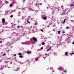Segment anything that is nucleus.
<instances>
[{
	"mask_svg": "<svg viewBox=\"0 0 74 74\" xmlns=\"http://www.w3.org/2000/svg\"><path fill=\"white\" fill-rule=\"evenodd\" d=\"M64 72L65 73H66V71H64Z\"/></svg>",
	"mask_w": 74,
	"mask_h": 74,
	"instance_id": "25",
	"label": "nucleus"
},
{
	"mask_svg": "<svg viewBox=\"0 0 74 74\" xmlns=\"http://www.w3.org/2000/svg\"><path fill=\"white\" fill-rule=\"evenodd\" d=\"M10 64H12V62H10Z\"/></svg>",
	"mask_w": 74,
	"mask_h": 74,
	"instance_id": "39",
	"label": "nucleus"
},
{
	"mask_svg": "<svg viewBox=\"0 0 74 74\" xmlns=\"http://www.w3.org/2000/svg\"><path fill=\"white\" fill-rule=\"evenodd\" d=\"M6 55V53H4L3 54V56H5Z\"/></svg>",
	"mask_w": 74,
	"mask_h": 74,
	"instance_id": "11",
	"label": "nucleus"
},
{
	"mask_svg": "<svg viewBox=\"0 0 74 74\" xmlns=\"http://www.w3.org/2000/svg\"><path fill=\"white\" fill-rule=\"evenodd\" d=\"M15 56H16V55H15Z\"/></svg>",
	"mask_w": 74,
	"mask_h": 74,
	"instance_id": "41",
	"label": "nucleus"
},
{
	"mask_svg": "<svg viewBox=\"0 0 74 74\" xmlns=\"http://www.w3.org/2000/svg\"><path fill=\"white\" fill-rule=\"evenodd\" d=\"M51 47H50V49H51Z\"/></svg>",
	"mask_w": 74,
	"mask_h": 74,
	"instance_id": "37",
	"label": "nucleus"
},
{
	"mask_svg": "<svg viewBox=\"0 0 74 74\" xmlns=\"http://www.w3.org/2000/svg\"><path fill=\"white\" fill-rule=\"evenodd\" d=\"M45 55H47V53H45Z\"/></svg>",
	"mask_w": 74,
	"mask_h": 74,
	"instance_id": "35",
	"label": "nucleus"
},
{
	"mask_svg": "<svg viewBox=\"0 0 74 74\" xmlns=\"http://www.w3.org/2000/svg\"><path fill=\"white\" fill-rule=\"evenodd\" d=\"M66 28H67V29H69V27H66Z\"/></svg>",
	"mask_w": 74,
	"mask_h": 74,
	"instance_id": "28",
	"label": "nucleus"
},
{
	"mask_svg": "<svg viewBox=\"0 0 74 74\" xmlns=\"http://www.w3.org/2000/svg\"><path fill=\"white\" fill-rule=\"evenodd\" d=\"M17 70H20V69H19V68H17Z\"/></svg>",
	"mask_w": 74,
	"mask_h": 74,
	"instance_id": "24",
	"label": "nucleus"
},
{
	"mask_svg": "<svg viewBox=\"0 0 74 74\" xmlns=\"http://www.w3.org/2000/svg\"><path fill=\"white\" fill-rule=\"evenodd\" d=\"M41 32H44V30H42V29L41 30Z\"/></svg>",
	"mask_w": 74,
	"mask_h": 74,
	"instance_id": "22",
	"label": "nucleus"
},
{
	"mask_svg": "<svg viewBox=\"0 0 74 74\" xmlns=\"http://www.w3.org/2000/svg\"><path fill=\"white\" fill-rule=\"evenodd\" d=\"M20 27H21V28H22L23 27H22V26H20Z\"/></svg>",
	"mask_w": 74,
	"mask_h": 74,
	"instance_id": "30",
	"label": "nucleus"
},
{
	"mask_svg": "<svg viewBox=\"0 0 74 74\" xmlns=\"http://www.w3.org/2000/svg\"><path fill=\"white\" fill-rule=\"evenodd\" d=\"M1 42H2V41H0V43H1Z\"/></svg>",
	"mask_w": 74,
	"mask_h": 74,
	"instance_id": "33",
	"label": "nucleus"
},
{
	"mask_svg": "<svg viewBox=\"0 0 74 74\" xmlns=\"http://www.w3.org/2000/svg\"><path fill=\"white\" fill-rule=\"evenodd\" d=\"M70 53L71 54H74V53Z\"/></svg>",
	"mask_w": 74,
	"mask_h": 74,
	"instance_id": "16",
	"label": "nucleus"
},
{
	"mask_svg": "<svg viewBox=\"0 0 74 74\" xmlns=\"http://www.w3.org/2000/svg\"><path fill=\"white\" fill-rule=\"evenodd\" d=\"M53 31H54V32L55 31V29H53Z\"/></svg>",
	"mask_w": 74,
	"mask_h": 74,
	"instance_id": "31",
	"label": "nucleus"
},
{
	"mask_svg": "<svg viewBox=\"0 0 74 74\" xmlns=\"http://www.w3.org/2000/svg\"><path fill=\"white\" fill-rule=\"evenodd\" d=\"M60 31H58V34H60Z\"/></svg>",
	"mask_w": 74,
	"mask_h": 74,
	"instance_id": "8",
	"label": "nucleus"
},
{
	"mask_svg": "<svg viewBox=\"0 0 74 74\" xmlns=\"http://www.w3.org/2000/svg\"><path fill=\"white\" fill-rule=\"evenodd\" d=\"M65 23V21H64L63 23V24H64V23Z\"/></svg>",
	"mask_w": 74,
	"mask_h": 74,
	"instance_id": "27",
	"label": "nucleus"
},
{
	"mask_svg": "<svg viewBox=\"0 0 74 74\" xmlns=\"http://www.w3.org/2000/svg\"><path fill=\"white\" fill-rule=\"evenodd\" d=\"M50 50V49H49L48 50H47V51H49Z\"/></svg>",
	"mask_w": 74,
	"mask_h": 74,
	"instance_id": "20",
	"label": "nucleus"
},
{
	"mask_svg": "<svg viewBox=\"0 0 74 74\" xmlns=\"http://www.w3.org/2000/svg\"><path fill=\"white\" fill-rule=\"evenodd\" d=\"M52 18H53V16L52 17Z\"/></svg>",
	"mask_w": 74,
	"mask_h": 74,
	"instance_id": "38",
	"label": "nucleus"
},
{
	"mask_svg": "<svg viewBox=\"0 0 74 74\" xmlns=\"http://www.w3.org/2000/svg\"><path fill=\"white\" fill-rule=\"evenodd\" d=\"M30 10L31 11H32L33 10V9L32 8H30Z\"/></svg>",
	"mask_w": 74,
	"mask_h": 74,
	"instance_id": "15",
	"label": "nucleus"
},
{
	"mask_svg": "<svg viewBox=\"0 0 74 74\" xmlns=\"http://www.w3.org/2000/svg\"><path fill=\"white\" fill-rule=\"evenodd\" d=\"M59 69L61 70V71H62V70H64V69H63V68H62V67H61V66L59 68Z\"/></svg>",
	"mask_w": 74,
	"mask_h": 74,
	"instance_id": "3",
	"label": "nucleus"
},
{
	"mask_svg": "<svg viewBox=\"0 0 74 74\" xmlns=\"http://www.w3.org/2000/svg\"><path fill=\"white\" fill-rule=\"evenodd\" d=\"M19 57L21 58H23V56H19Z\"/></svg>",
	"mask_w": 74,
	"mask_h": 74,
	"instance_id": "9",
	"label": "nucleus"
},
{
	"mask_svg": "<svg viewBox=\"0 0 74 74\" xmlns=\"http://www.w3.org/2000/svg\"><path fill=\"white\" fill-rule=\"evenodd\" d=\"M13 17V15H11L10 16V17H11V18H12Z\"/></svg>",
	"mask_w": 74,
	"mask_h": 74,
	"instance_id": "14",
	"label": "nucleus"
},
{
	"mask_svg": "<svg viewBox=\"0 0 74 74\" xmlns=\"http://www.w3.org/2000/svg\"><path fill=\"white\" fill-rule=\"evenodd\" d=\"M7 12H8V11H7V10L5 11V13Z\"/></svg>",
	"mask_w": 74,
	"mask_h": 74,
	"instance_id": "26",
	"label": "nucleus"
},
{
	"mask_svg": "<svg viewBox=\"0 0 74 74\" xmlns=\"http://www.w3.org/2000/svg\"><path fill=\"white\" fill-rule=\"evenodd\" d=\"M27 22L28 23H30V22H29V20H28V21H27Z\"/></svg>",
	"mask_w": 74,
	"mask_h": 74,
	"instance_id": "12",
	"label": "nucleus"
},
{
	"mask_svg": "<svg viewBox=\"0 0 74 74\" xmlns=\"http://www.w3.org/2000/svg\"><path fill=\"white\" fill-rule=\"evenodd\" d=\"M10 7H12V4H10Z\"/></svg>",
	"mask_w": 74,
	"mask_h": 74,
	"instance_id": "18",
	"label": "nucleus"
},
{
	"mask_svg": "<svg viewBox=\"0 0 74 74\" xmlns=\"http://www.w3.org/2000/svg\"><path fill=\"white\" fill-rule=\"evenodd\" d=\"M32 39L34 41H37V38L34 37H33Z\"/></svg>",
	"mask_w": 74,
	"mask_h": 74,
	"instance_id": "1",
	"label": "nucleus"
},
{
	"mask_svg": "<svg viewBox=\"0 0 74 74\" xmlns=\"http://www.w3.org/2000/svg\"><path fill=\"white\" fill-rule=\"evenodd\" d=\"M68 53V52H66L65 53V55L67 56H68V55H67V53Z\"/></svg>",
	"mask_w": 74,
	"mask_h": 74,
	"instance_id": "5",
	"label": "nucleus"
},
{
	"mask_svg": "<svg viewBox=\"0 0 74 74\" xmlns=\"http://www.w3.org/2000/svg\"><path fill=\"white\" fill-rule=\"evenodd\" d=\"M63 33H65V32H62Z\"/></svg>",
	"mask_w": 74,
	"mask_h": 74,
	"instance_id": "34",
	"label": "nucleus"
},
{
	"mask_svg": "<svg viewBox=\"0 0 74 74\" xmlns=\"http://www.w3.org/2000/svg\"><path fill=\"white\" fill-rule=\"evenodd\" d=\"M22 55V54H21V53H18V55Z\"/></svg>",
	"mask_w": 74,
	"mask_h": 74,
	"instance_id": "10",
	"label": "nucleus"
},
{
	"mask_svg": "<svg viewBox=\"0 0 74 74\" xmlns=\"http://www.w3.org/2000/svg\"><path fill=\"white\" fill-rule=\"evenodd\" d=\"M44 44H45V43H44V42H43L42 43V45H44Z\"/></svg>",
	"mask_w": 74,
	"mask_h": 74,
	"instance_id": "13",
	"label": "nucleus"
},
{
	"mask_svg": "<svg viewBox=\"0 0 74 74\" xmlns=\"http://www.w3.org/2000/svg\"><path fill=\"white\" fill-rule=\"evenodd\" d=\"M35 25H37V23H35Z\"/></svg>",
	"mask_w": 74,
	"mask_h": 74,
	"instance_id": "19",
	"label": "nucleus"
},
{
	"mask_svg": "<svg viewBox=\"0 0 74 74\" xmlns=\"http://www.w3.org/2000/svg\"><path fill=\"white\" fill-rule=\"evenodd\" d=\"M53 14H54V12H53Z\"/></svg>",
	"mask_w": 74,
	"mask_h": 74,
	"instance_id": "40",
	"label": "nucleus"
},
{
	"mask_svg": "<svg viewBox=\"0 0 74 74\" xmlns=\"http://www.w3.org/2000/svg\"><path fill=\"white\" fill-rule=\"evenodd\" d=\"M66 21V19H65L64 20V22H65V21Z\"/></svg>",
	"mask_w": 74,
	"mask_h": 74,
	"instance_id": "17",
	"label": "nucleus"
},
{
	"mask_svg": "<svg viewBox=\"0 0 74 74\" xmlns=\"http://www.w3.org/2000/svg\"><path fill=\"white\" fill-rule=\"evenodd\" d=\"M32 53V52L31 51H29V50H28V51L27 52V53L28 54H30Z\"/></svg>",
	"mask_w": 74,
	"mask_h": 74,
	"instance_id": "4",
	"label": "nucleus"
},
{
	"mask_svg": "<svg viewBox=\"0 0 74 74\" xmlns=\"http://www.w3.org/2000/svg\"><path fill=\"white\" fill-rule=\"evenodd\" d=\"M72 6H73V7H74V5H73V4H72L70 6V7H72Z\"/></svg>",
	"mask_w": 74,
	"mask_h": 74,
	"instance_id": "7",
	"label": "nucleus"
},
{
	"mask_svg": "<svg viewBox=\"0 0 74 74\" xmlns=\"http://www.w3.org/2000/svg\"><path fill=\"white\" fill-rule=\"evenodd\" d=\"M43 19H44V20H46L47 19V17H44L43 18Z\"/></svg>",
	"mask_w": 74,
	"mask_h": 74,
	"instance_id": "6",
	"label": "nucleus"
},
{
	"mask_svg": "<svg viewBox=\"0 0 74 74\" xmlns=\"http://www.w3.org/2000/svg\"><path fill=\"white\" fill-rule=\"evenodd\" d=\"M2 23H3V24H4V23H5V19L4 18H3L2 19Z\"/></svg>",
	"mask_w": 74,
	"mask_h": 74,
	"instance_id": "2",
	"label": "nucleus"
},
{
	"mask_svg": "<svg viewBox=\"0 0 74 74\" xmlns=\"http://www.w3.org/2000/svg\"><path fill=\"white\" fill-rule=\"evenodd\" d=\"M62 7H63V5H62V6H61V8H62Z\"/></svg>",
	"mask_w": 74,
	"mask_h": 74,
	"instance_id": "32",
	"label": "nucleus"
},
{
	"mask_svg": "<svg viewBox=\"0 0 74 74\" xmlns=\"http://www.w3.org/2000/svg\"><path fill=\"white\" fill-rule=\"evenodd\" d=\"M73 45H74V41L73 42Z\"/></svg>",
	"mask_w": 74,
	"mask_h": 74,
	"instance_id": "29",
	"label": "nucleus"
},
{
	"mask_svg": "<svg viewBox=\"0 0 74 74\" xmlns=\"http://www.w3.org/2000/svg\"><path fill=\"white\" fill-rule=\"evenodd\" d=\"M40 49H43V47H41V48H40Z\"/></svg>",
	"mask_w": 74,
	"mask_h": 74,
	"instance_id": "23",
	"label": "nucleus"
},
{
	"mask_svg": "<svg viewBox=\"0 0 74 74\" xmlns=\"http://www.w3.org/2000/svg\"><path fill=\"white\" fill-rule=\"evenodd\" d=\"M64 14H65V12H64Z\"/></svg>",
	"mask_w": 74,
	"mask_h": 74,
	"instance_id": "36",
	"label": "nucleus"
},
{
	"mask_svg": "<svg viewBox=\"0 0 74 74\" xmlns=\"http://www.w3.org/2000/svg\"><path fill=\"white\" fill-rule=\"evenodd\" d=\"M19 27H20L19 26H18L17 27H18V28H19Z\"/></svg>",
	"mask_w": 74,
	"mask_h": 74,
	"instance_id": "21",
	"label": "nucleus"
}]
</instances>
